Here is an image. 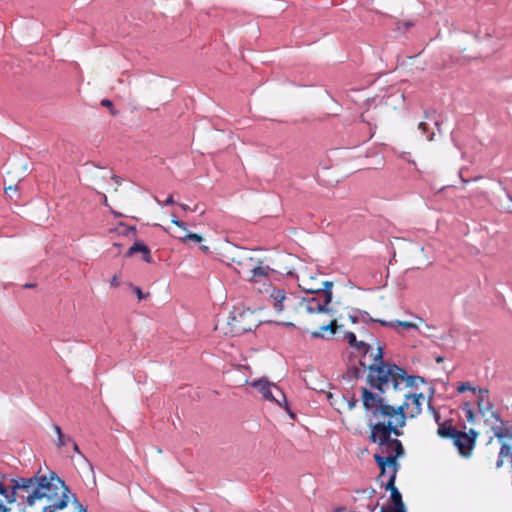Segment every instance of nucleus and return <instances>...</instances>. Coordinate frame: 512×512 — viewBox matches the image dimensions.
<instances>
[{"instance_id":"f257e3e1","label":"nucleus","mask_w":512,"mask_h":512,"mask_svg":"<svg viewBox=\"0 0 512 512\" xmlns=\"http://www.w3.org/2000/svg\"><path fill=\"white\" fill-rule=\"evenodd\" d=\"M383 355V348L379 346L370 364H367L363 359L359 360L360 366L364 370H368L367 382L371 391L374 389L377 394L383 396L390 384L397 391L402 390L401 386L403 384L405 388H412L425 382L423 377L407 375L406 371L398 365L385 362Z\"/></svg>"},{"instance_id":"f03ea898","label":"nucleus","mask_w":512,"mask_h":512,"mask_svg":"<svg viewBox=\"0 0 512 512\" xmlns=\"http://www.w3.org/2000/svg\"><path fill=\"white\" fill-rule=\"evenodd\" d=\"M361 398L364 408L370 411L373 417L388 418L387 421H377L371 424V427L381 433L388 434V437H391L392 434L395 437L403 435L401 428L406 425L407 416L405 408H407L408 404H401L398 407H394L388 403L390 399L374 393L367 387L361 388Z\"/></svg>"},{"instance_id":"7ed1b4c3","label":"nucleus","mask_w":512,"mask_h":512,"mask_svg":"<svg viewBox=\"0 0 512 512\" xmlns=\"http://www.w3.org/2000/svg\"><path fill=\"white\" fill-rule=\"evenodd\" d=\"M370 440L378 444V452L374 454V460L380 468V477L386 476L387 471L399 470L397 459L405 453L404 447L397 438L388 437V434L379 432L370 426Z\"/></svg>"},{"instance_id":"20e7f679","label":"nucleus","mask_w":512,"mask_h":512,"mask_svg":"<svg viewBox=\"0 0 512 512\" xmlns=\"http://www.w3.org/2000/svg\"><path fill=\"white\" fill-rule=\"evenodd\" d=\"M437 433L442 438L451 439L461 456L470 457L472 455L478 435L474 429H470L469 432H463L456 429L450 423L444 422L438 427Z\"/></svg>"},{"instance_id":"39448f33","label":"nucleus","mask_w":512,"mask_h":512,"mask_svg":"<svg viewBox=\"0 0 512 512\" xmlns=\"http://www.w3.org/2000/svg\"><path fill=\"white\" fill-rule=\"evenodd\" d=\"M251 386L256 388L263 396L265 400L275 402L279 406L285 405V409L289 412V415L294 418V414L289 411L286 396L284 392L276 384L269 382L265 378L254 380L251 382Z\"/></svg>"},{"instance_id":"423d86ee","label":"nucleus","mask_w":512,"mask_h":512,"mask_svg":"<svg viewBox=\"0 0 512 512\" xmlns=\"http://www.w3.org/2000/svg\"><path fill=\"white\" fill-rule=\"evenodd\" d=\"M396 469L394 468L393 471H387L386 475L388 476V480L384 485V488L387 491H390V499L394 506H388V510H394V511H406L405 505L402 500V495L399 492L398 488L395 486V480L397 476Z\"/></svg>"},{"instance_id":"0eeeda50","label":"nucleus","mask_w":512,"mask_h":512,"mask_svg":"<svg viewBox=\"0 0 512 512\" xmlns=\"http://www.w3.org/2000/svg\"><path fill=\"white\" fill-rule=\"evenodd\" d=\"M423 398V393H405L402 404H408L407 408H405L406 415L408 414L411 418L419 415L422 411L421 399Z\"/></svg>"},{"instance_id":"6e6552de","label":"nucleus","mask_w":512,"mask_h":512,"mask_svg":"<svg viewBox=\"0 0 512 512\" xmlns=\"http://www.w3.org/2000/svg\"><path fill=\"white\" fill-rule=\"evenodd\" d=\"M306 303V311L308 313H332V309L328 307L330 303H326V298L320 299V295L311 298H304Z\"/></svg>"},{"instance_id":"1a4fd4ad","label":"nucleus","mask_w":512,"mask_h":512,"mask_svg":"<svg viewBox=\"0 0 512 512\" xmlns=\"http://www.w3.org/2000/svg\"><path fill=\"white\" fill-rule=\"evenodd\" d=\"M474 395L477 398V407L479 413L484 416L487 411H491L493 403L489 400V390L486 388H477Z\"/></svg>"},{"instance_id":"9d476101","label":"nucleus","mask_w":512,"mask_h":512,"mask_svg":"<svg viewBox=\"0 0 512 512\" xmlns=\"http://www.w3.org/2000/svg\"><path fill=\"white\" fill-rule=\"evenodd\" d=\"M505 461L509 463L512 469V444L502 442L494 465L495 468L500 469L503 467Z\"/></svg>"},{"instance_id":"9b49d317","label":"nucleus","mask_w":512,"mask_h":512,"mask_svg":"<svg viewBox=\"0 0 512 512\" xmlns=\"http://www.w3.org/2000/svg\"><path fill=\"white\" fill-rule=\"evenodd\" d=\"M332 287L333 282L331 281H324L322 282L321 286L318 288H303V291L315 294V295H323L324 298H326V303H331L333 294H332Z\"/></svg>"},{"instance_id":"f8f14e48","label":"nucleus","mask_w":512,"mask_h":512,"mask_svg":"<svg viewBox=\"0 0 512 512\" xmlns=\"http://www.w3.org/2000/svg\"><path fill=\"white\" fill-rule=\"evenodd\" d=\"M491 418L494 419V422L491 423V430L493 431L494 436L498 440H502L508 436L507 430L504 426V422L501 419L499 413L491 411Z\"/></svg>"},{"instance_id":"ddd939ff","label":"nucleus","mask_w":512,"mask_h":512,"mask_svg":"<svg viewBox=\"0 0 512 512\" xmlns=\"http://www.w3.org/2000/svg\"><path fill=\"white\" fill-rule=\"evenodd\" d=\"M270 299L273 301V307L277 312L284 310V301L286 299V293L283 289L273 288L269 294Z\"/></svg>"},{"instance_id":"4468645a","label":"nucleus","mask_w":512,"mask_h":512,"mask_svg":"<svg viewBox=\"0 0 512 512\" xmlns=\"http://www.w3.org/2000/svg\"><path fill=\"white\" fill-rule=\"evenodd\" d=\"M337 328V320L333 319L329 324L321 326L320 330L311 332V337L315 339L325 338L323 332H329L330 337H327V339H330L336 333Z\"/></svg>"},{"instance_id":"2eb2a0df","label":"nucleus","mask_w":512,"mask_h":512,"mask_svg":"<svg viewBox=\"0 0 512 512\" xmlns=\"http://www.w3.org/2000/svg\"><path fill=\"white\" fill-rule=\"evenodd\" d=\"M137 252H142L145 262L151 261V253L149 248L142 242H135L127 251L126 256H132Z\"/></svg>"},{"instance_id":"dca6fc26","label":"nucleus","mask_w":512,"mask_h":512,"mask_svg":"<svg viewBox=\"0 0 512 512\" xmlns=\"http://www.w3.org/2000/svg\"><path fill=\"white\" fill-rule=\"evenodd\" d=\"M380 324L384 327H390V328H397V327H403L405 329H415L417 330L418 329V326L412 322H408V321H400V320H395V321H380Z\"/></svg>"},{"instance_id":"f3484780","label":"nucleus","mask_w":512,"mask_h":512,"mask_svg":"<svg viewBox=\"0 0 512 512\" xmlns=\"http://www.w3.org/2000/svg\"><path fill=\"white\" fill-rule=\"evenodd\" d=\"M175 237L182 243H187L189 240L194 241L196 243H200L203 241V238L200 235L188 231L184 232L183 235H177Z\"/></svg>"},{"instance_id":"a211bd4d","label":"nucleus","mask_w":512,"mask_h":512,"mask_svg":"<svg viewBox=\"0 0 512 512\" xmlns=\"http://www.w3.org/2000/svg\"><path fill=\"white\" fill-rule=\"evenodd\" d=\"M355 313L359 314L360 322L369 324V323H379L380 321H383L382 319H376L370 316V314L367 311L355 309Z\"/></svg>"},{"instance_id":"6ab92c4d","label":"nucleus","mask_w":512,"mask_h":512,"mask_svg":"<svg viewBox=\"0 0 512 512\" xmlns=\"http://www.w3.org/2000/svg\"><path fill=\"white\" fill-rule=\"evenodd\" d=\"M268 270H269V267L268 266H257L255 268L252 269V279L254 281H257L256 279L257 278H261V277H267L268 276Z\"/></svg>"},{"instance_id":"aec40b11","label":"nucleus","mask_w":512,"mask_h":512,"mask_svg":"<svg viewBox=\"0 0 512 512\" xmlns=\"http://www.w3.org/2000/svg\"><path fill=\"white\" fill-rule=\"evenodd\" d=\"M353 348H355L359 352H361L363 355V358H365L366 355L372 350V347L370 344H368L364 341H358V340H356V344L353 346Z\"/></svg>"},{"instance_id":"412c9836","label":"nucleus","mask_w":512,"mask_h":512,"mask_svg":"<svg viewBox=\"0 0 512 512\" xmlns=\"http://www.w3.org/2000/svg\"><path fill=\"white\" fill-rule=\"evenodd\" d=\"M476 387H473L470 382H459L457 385V392L463 393L466 391H471L473 393H476Z\"/></svg>"},{"instance_id":"4be33fe9","label":"nucleus","mask_w":512,"mask_h":512,"mask_svg":"<svg viewBox=\"0 0 512 512\" xmlns=\"http://www.w3.org/2000/svg\"><path fill=\"white\" fill-rule=\"evenodd\" d=\"M463 411L465 413V417L466 419L469 421V422H474L475 421V412L473 411V409L470 407L469 403H465L464 406H463Z\"/></svg>"},{"instance_id":"5701e85b","label":"nucleus","mask_w":512,"mask_h":512,"mask_svg":"<svg viewBox=\"0 0 512 512\" xmlns=\"http://www.w3.org/2000/svg\"><path fill=\"white\" fill-rule=\"evenodd\" d=\"M344 338L348 341L349 346L353 347L356 344L357 338L353 332L347 331L344 335Z\"/></svg>"},{"instance_id":"b1692460","label":"nucleus","mask_w":512,"mask_h":512,"mask_svg":"<svg viewBox=\"0 0 512 512\" xmlns=\"http://www.w3.org/2000/svg\"><path fill=\"white\" fill-rule=\"evenodd\" d=\"M69 442H73L72 438L70 436H65L64 434L62 435V437H58L57 438V442H56V445L58 447H63L65 446L67 443Z\"/></svg>"},{"instance_id":"393cba45","label":"nucleus","mask_w":512,"mask_h":512,"mask_svg":"<svg viewBox=\"0 0 512 512\" xmlns=\"http://www.w3.org/2000/svg\"><path fill=\"white\" fill-rule=\"evenodd\" d=\"M171 222L176 225L177 227H179L180 229H182L184 232L187 231V226L186 224L179 220L174 214H172V219H171Z\"/></svg>"},{"instance_id":"a878e982","label":"nucleus","mask_w":512,"mask_h":512,"mask_svg":"<svg viewBox=\"0 0 512 512\" xmlns=\"http://www.w3.org/2000/svg\"><path fill=\"white\" fill-rule=\"evenodd\" d=\"M101 105L110 109L112 115H116L117 111L113 108V102L109 99L101 100Z\"/></svg>"},{"instance_id":"bb28decb","label":"nucleus","mask_w":512,"mask_h":512,"mask_svg":"<svg viewBox=\"0 0 512 512\" xmlns=\"http://www.w3.org/2000/svg\"><path fill=\"white\" fill-rule=\"evenodd\" d=\"M156 201H157L159 204H161V202H160L158 199H156ZM174 203H175V201H174L173 195H169V196L167 197V199L164 201V203H162V205L168 206V205H172V204H174Z\"/></svg>"},{"instance_id":"cd10ccee","label":"nucleus","mask_w":512,"mask_h":512,"mask_svg":"<svg viewBox=\"0 0 512 512\" xmlns=\"http://www.w3.org/2000/svg\"><path fill=\"white\" fill-rule=\"evenodd\" d=\"M349 319L354 324L360 322L359 314L355 313V311L352 314L349 315Z\"/></svg>"},{"instance_id":"c85d7f7f","label":"nucleus","mask_w":512,"mask_h":512,"mask_svg":"<svg viewBox=\"0 0 512 512\" xmlns=\"http://www.w3.org/2000/svg\"><path fill=\"white\" fill-rule=\"evenodd\" d=\"M134 291L139 300H142L145 298V295L143 294L142 290L139 287H134Z\"/></svg>"},{"instance_id":"c756f323","label":"nucleus","mask_w":512,"mask_h":512,"mask_svg":"<svg viewBox=\"0 0 512 512\" xmlns=\"http://www.w3.org/2000/svg\"><path fill=\"white\" fill-rule=\"evenodd\" d=\"M53 429L57 434V438L62 437L63 433H62L61 427L58 424H53Z\"/></svg>"},{"instance_id":"7c9ffc66","label":"nucleus","mask_w":512,"mask_h":512,"mask_svg":"<svg viewBox=\"0 0 512 512\" xmlns=\"http://www.w3.org/2000/svg\"><path fill=\"white\" fill-rule=\"evenodd\" d=\"M17 190V186H9L8 188H5V193L12 198L10 193H13V191Z\"/></svg>"},{"instance_id":"2f4dec72","label":"nucleus","mask_w":512,"mask_h":512,"mask_svg":"<svg viewBox=\"0 0 512 512\" xmlns=\"http://www.w3.org/2000/svg\"><path fill=\"white\" fill-rule=\"evenodd\" d=\"M17 190V186H9L8 188H5V193L12 198L10 193H13V191Z\"/></svg>"},{"instance_id":"473e14b6","label":"nucleus","mask_w":512,"mask_h":512,"mask_svg":"<svg viewBox=\"0 0 512 512\" xmlns=\"http://www.w3.org/2000/svg\"><path fill=\"white\" fill-rule=\"evenodd\" d=\"M110 285L113 286V287H117L119 285V280H118V277L116 275H114L112 277V279L110 280Z\"/></svg>"},{"instance_id":"72a5a7b5","label":"nucleus","mask_w":512,"mask_h":512,"mask_svg":"<svg viewBox=\"0 0 512 512\" xmlns=\"http://www.w3.org/2000/svg\"><path fill=\"white\" fill-rule=\"evenodd\" d=\"M418 129L421 130L423 133H426L427 131V124L425 122H420L418 125Z\"/></svg>"},{"instance_id":"f704fd0d","label":"nucleus","mask_w":512,"mask_h":512,"mask_svg":"<svg viewBox=\"0 0 512 512\" xmlns=\"http://www.w3.org/2000/svg\"><path fill=\"white\" fill-rule=\"evenodd\" d=\"M111 179L117 184V185H121L122 183V178L117 176V175H112L111 176Z\"/></svg>"},{"instance_id":"c9c22d12","label":"nucleus","mask_w":512,"mask_h":512,"mask_svg":"<svg viewBox=\"0 0 512 512\" xmlns=\"http://www.w3.org/2000/svg\"><path fill=\"white\" fill-rule=\"evenodd\" d=\"M73 498H74V503H75L78 511H81V508H84L83 505L78 501V499L75 495H73Z\"/></svg>"},{"instance_id":"e433bc0d","label":"nucleus","mask_w":512,"mask_h":512,"mask_svg":"<svg viewBox=\"0 0 512 512\" xmlns=\"http://www.w3.org/2000/svg\"><path fill=\"white\" fill-rule=\"evenodd\" d=\"M433 414H434L435 421L440 426L442 424V423H440V414L436 410L433 411Z\"/></svg>"},{"instance_id":"4c0bfd02","label":"nucleus","mask_w":512,"mask_h":512,"mask_svg":"<svg viewBox=\"0 0 512 512\" xmlns=\"http://www.w3.org/2000/svg\"><path fill=\"white\" fill-rule=\"evenodd\" d=\"M73 444V450L78 453V454H81L80 450H79V446L77 445V443L75 441L71 442Z\"/></svg>"},{"instance_id":"58836bf2","label":"nucleus","mask_w":512,"mask_h":512,"mask_svg":"<svg viewBox=\"0 0 512 512\" xmlns=\"http://www.w3.org/2000/svg\"><path fill=\"white\" fill-rule=\"evenodd\" d=\"M378 507V503H376L375 505H368L367 508L370 510V511H375L376 508Z\"/></svg>"},{"instance_id":"ea45409f","label":"nucleus","mask_w":512,"mask_h":512,"mask_svg":"<svg viewBox=\"0 0 512 512\" xmlns=\"http://www.w3.org/2000/svg\"><path fill=\"white\" fill-rule=\"evenodd\" d=\"M403 25H404L405 29L407 30V29H409L410 27L413 26V23L412 22H405V23H403Z\"/></svg>"},{"instance_id":"a19ab883","label":"nucleus","mask_w":512,"mask_h":512,"mask_svg":"<svg viewBox=\"0 0 512 512\" xmlns=\"http://www.w3.org/2000/svg\"><path fill=\"white\" fill-rule=\"evenodd\" d=\"M180 207L183 211H188L190 209L189 206L186 204H180Z\"/></svg>"},{"instance_id":"79ce46f5","label":"nucleus","mask_w":512,"mask_h":512,"mask_svg":"<svg viewBox=\"0 0 512 512\" xmlns=\"http://www.w3.org/2000/svg\"><path fill=\"white\" fill-rule=\"evenodd\" d=\"M201 250L204 252H208L209 248H208V246L203 245V246H201Z\"/></svg>"},{"instance_id":"37998d69","label":"nucleus","mask_w":512,"mask_h":512,"mask_svg":"<svg viewBox=\"0 0 512 512\" xmlns=\"http://www.w3.org/2000/svg\"><path fill=\"white\" fill-rule=\"evenodd\" d=\"M335 512H344V508L343 507H338Z\"/></svg>"},{"instance_id":"c03bdc74","label":"nucleus","mask_w":512,"mask_h":512,"mask_svg":"<svg viewBox=\"0 0 512 512\" xmlns=\"http://www.w3.org/2000/svg\"><path fill=\"white\" fill-rule=\"evenodd\" d=\"M34 286H35L34 284H25V285H24V287H25V288H32V287H34Z\"/></svg>"},{"instance_id":"a18cd8bd","label":"nucleus","mask_w":512,"mask_h":512,"mask_svg":"<svg viewBox=\"0 0 512 512\" xmlns=\"http://www.w3.org/2000/svg\"><path fill=\"white\" fill-rule=\"evenodd\" d=\"M433 135H434V134L432 133V134H430L429 136H427V140H429V141L433 140Z\"/></svg>"},{"instance_id":"49530a36","label":"nucleus","mask_w":512,"mask_h":512,"mask_svg":"<svg viewBox=\"0 0 512 512\" xmlns=\"http://www.w3.org/2000/svg\"><path fill=\"white\" fill-rule=\"evenodd\" d=\"M507 210L509 213H512V207L511 206H507Z\"/></svg>"},{"instance_id":"de8ad7c7","label":"nucleus","mask_w":512,"mask_h":512,"mask_svg":"<svg viewBox=\"0 0 512 512\" xmlns=\"http://www.w3.org/2000/svg\"><path fill=\"white\" fill-rule=\"evenodd\" d=\"M103 202H104V204H105V205L107 204V198H106V196H105V195H104Z\"/></svg>"},{"instance_id":"09e8293b","label":"nucleus","mask_w":512,"mask_h":512,"mask_svg":"<svg viewBox=\"0 0 512 512\" xmlns=\"http://www.w3.org/2000/svg\"><path fill=\"white\" fill-rule=\"evenodd\" d=\"M443 361V358L442 357H438L437 358V362H442Z\"/></svg>"},{"instance_id":"8fccbe9b","label":"nucleus","mask_w":512,"mask_h":512,"mask_svg":"<svg viewBox=\"0 0 512 512\" xmlns=\"http://www.w3.org/2000/svg\"><path fill=\"white\" fill-rule=\"evenodd\" d=\"M508 199L511 201V207H512V197L510 195H508Z\"/></svg>"},{"instance_id":"3c124183","label":"nucleus","mask_w":512,"mask_h":512,"mask_svg":"<svg viewBox=\"0 0 512 512\" xmlns=\"http://www.w3.org/2000/svg\"><path fill=\"white\" fill-rule=\"evenodd\" d=\"M78 512H87L86 508H81V511Z\"/></svg>"},{"instance_id":"603ef678","label":"nucleus","mask_w":512,"mask_h":512,"mask_svg":"<svg viewBox=\"0 0 512 512\" xmlns=\"http://www.w3.org/2000/svg\"><path fill=\"white\" fill-rule=\"evenodd\" d=\"M129 230H131V231H135V230H136V228H135V227H129Z\"/></svg>"},{"instance_id":"864d4df0","label":"nucleus","mask_w":512,"mask_h":512,"mask_svg":"<svg viewBox=\"0 0 512 512\" xmlns=\"http://www.w3.org/2000/svg\"><path fill=\"white\" fill-rule=\"evenodd\" d=\"M388 512H406V511H394V510H388Z\"/></svg>"},{"instance_id":"5fc2aeb1","label":"nucleus","mask_w":512,"mask_h":512,"mask_svg":"<svg viewBox=\"0 0 512 512\" xmlns=\"http://www.w3.org/2000/svg\"><path fill=\"white\" fill-rule=\"evenodd\" d=\"M244 331H251V328H244Z\"/></svg>"}]
</instances>
